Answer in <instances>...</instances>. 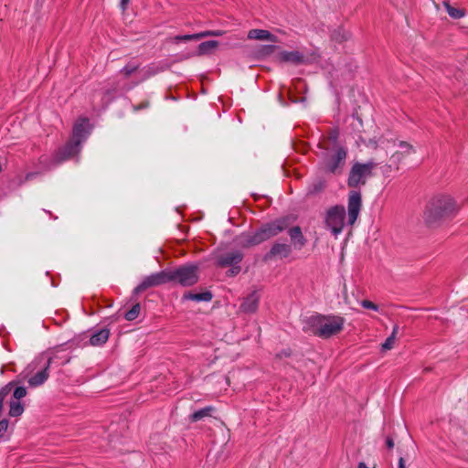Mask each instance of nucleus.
I'll list each match as a JSON object with an SVG mask.
<instances>
[{"label": "nucleus", "mask_w": 468, "mask_h": 468, "mask_svg": "<svg viewBox=\"0 0 468 468\" xmlns=\"http://www.w3.org/2000/svg\"><path fill=\"white\" fill-rule=\"evenodd\" d=\"M199 281V267L195 263H186L175 269H165L159 272L146 276L133 292L139 294L150 287H156L172 282L182 287H191Z\"/></svg>", "instance_id": "obj_1"}, {"label": "nucleus", "mask_w": 468, "mask_h": 468, "mask_svg": "<svg viewBox=\"0 0 468 468\" xmlns=\"http://www.w3.org/2000/svg\"><path fill=\"white\" fill-rule=\"evenodd\" d=\"M291 216H283L262 224L254 232H242L235 238V242L243 249L258 246L286 230L293 222Z\"/></svg>", "instance_id": "obj_2"}, {"label": "nucleus", "mask_w": 468, "mask_h": 468, "mask_svg": "<svg viewBox=\"0 0 468 468\" xmlns=\"http://www.w3.org/2000/svg\"><path fill=\"white\" fill-rule=\"evenodd\" d=\"M458 210L459 207L451 196L440 194L433 197L427 204L424 221L430 228L438 227L442 222L455 217Z\"/></svg>", "instance_id": "obj_3"}, {"label": "nucleus", "mask_w": 468, "mask_h": 468, "mask_svg": "<svg viewBox=\"0 0 468 468\" xmlns=\"http://www.w3.org/2000/svg\"><path fill=\"white\" fill-rule=\"evenodd\" d=\"M304 332H310L314 335L323 339H328L339 334L345 324V318L338 315H324L316 314L304 320Z\"/></svg>", "instance_id": "obj_4"}, {"label": "nucleus", "mask_w": 468, "mask_h": 468, "mask_svg": "<svg viewBox=\"0 0 468 468\" xmlns=\"http://www.w3.org/2000/svg\"><path fill=\"white\" fill-rule=\"evenodd\" d=\"M89 120L87 118L79 119L73 126L71 139L55 154V163L59 164L78 154L81 148V144L87 139L90 131L88 129Z\"/></svg>", "instance_id": "obj_5"}, {"label": "nucleus", "mask_w": 468, "mask_h": 468, "mask_svg": "<svg viewBox=\"0 0 468 468\" xmlns=\"http://www.w3.org/2000/svg\"><path fill=\"white\" fill-rule=\"evenodd\" d=\"M318 149L316 154L320 159L321 169L328 174H341L347 156L346 148L345 146L318 145Z\"/></svg>", "instance_id": "obj_6"}, {"label": "nucleus", "mask_w": 468, "mask_h": 468, "mask_svg": "<svg viewBox=\"0 0 468 468\" xmlns=\"http://www.w3.org/2000/svg\"><path fill=\"white\" fill-rule=\"evenodd\" d=\"M346 217V209L342 205L331 207L325 214L324 223L331 229L335 236L342 232L344 229V220Z\"/></svg>", "instance_id": "obj_7"}, {"label": "nucleus", "mask_w": 468, "mask_h": 468, "mask_svg": "<svg viewBox=\"0 0 468 468\" xmlns=\"http://www.w3.org/2000/svg\"><path fill=\"white\" fill-rule=\"evenodd\" d=\"M362 207L361 193L358 190H351L348 194V224L354 225Z\"/></svg>", "instance_id": "obj_8"}, {"label": "nucleus", "mask_w": 468, "mask_h": 468, "mask_svg": "<svg viewBox=\"0 0 468 468\" xmlns=\"http://www.w3.org/2000/svg\"><path fill=\"white\" fill-rule=\"evenodd\" d=\"M292 250V246L287 243H281L275 241L270 250L262 256L264 262L271 261L277 258L284 259L291 255Z\"/></svg>", "instance_id": "obj_9"}, {"label": "nucleus", "mask_w": 468, "mask_h": 468, "mask_svg": "<svg viewBox=\"0 0 468 468\" xmlns=\"http://www.w3.org/2000/svg\"><path fill=\"white\" fill-rule=\"evenodd\" d=\"M58 359V355H54L52 356L48 357V359L44 365V367L41 370H39L38 372H37L35 375H33L28 379V381H27L28 385L31 388H37V387L44 384L49 377V373H48L49 367L52 364L56 363Z\"/></svg>", "instance_id": "obj_10"}, {"label": "nucleus", "mask_w": 468, "mask_h": 468, "mask_svg": "<svg viewBox=\"0 0 468 468\" xmlns=\"http://www.w3.org/2000/svg\"><path fill=\"white\" fill-rule=\"evenodd\" d=\"M244 258L240 250L229 251L218 256L216 264L218 267L226 268L239 264Z\"/></svg>", "instance_id": "obj_11"}, {"label": "nucleus", "mask_w": 468, "mask_h": 468, "mask_svg": "<svg viewBox=\"0 0 468 468\" xmlns=\"http://www.w3.org/2000/svg\"><path fill=\"white\" fill-rule=\"evenodd\" d=\"M288 235L290 237L292 250H301L307 244V239L303 234L300 226H292L287 229Z\"/></svg>", "instance_id": "obj_12"}, {"label": "nucleus", "mask_w": 468, "mask_h": 468, "mask_svg": "<svg viewBox=\"0 0 468 468\" xmlns=\"http://www.w3.org/2000/svg\"><path fill=\"white\" fill-rule=\"evenodd\" d=\"M380 163L369 160L367 163L356 162L350 171L349 176H369L376 172Z\"/></svg>", "instance_id": "obj_13"}, {"label": "nucleus", "mask_w": 468, "mask_h": 468, "mask_svg": "<svg viewBox=\"0 0 468 468\" xmlns=\"http://www.w3.org/2000/svg\"><path fill=\"white\" fill-rule=\"evenodd\" d=\"M399 147L402 149L401 153H396L395 154H393V156L390 159V164L380 166L379 167L380 173H382V174L393 173L394 172L393 165H396V160L399 159V155H402L404 154H410L411 152H413L412 145H410L407 142L401 141L399 143Z\"/></svg>", "instance_id": "obj_14"}, {"label": "nucleus", "mask_w": 468, "mask_h": 468, "mask_svg": "<svg viewBox=\"0 0 468 468\" xmlns=\"http://www.w3.org/2000/svg\"><path fill=\"white\" fill-rule=\"evenodd\" d=\"M259 302L260 295L256 291H253L244 298L242 303L239 306V309L241 312L246 314L255 313L259 307Z\"/></svg>", "instance_id": "obj_15"}, {"label": "nucleus", "mask_w": 468, "mask_h": 468, "mask_svg": "<svg viewBox=\"0 0 468 468\" xmlns=\"http://www.w3.org/2000/svg\"><path fill=\"white\" fill-rule=\"evenodd\" d=\"M249 39H256V40H266L271 42H277L278 37L271 34L270 31L265 29H250L248 32Z\"/></svg>", "instance_id": "obj_16"}, {"label": "nucleus", "mask_w": 468, "mask_h": 468, "mask_svg": "<svg viewBox=\"0 0 468 468\" xmlns=\"http://www.w3.org/2000/svg\"><path fill=\"white\" fill-rule=\"evenodd\" d=\"M212 298L213 294L210 291H205L198 293L186 292L182 296V301L191 300L195 302H210Z\"/></svg>", "instance_id": "obj_17"}, {"label": "nucleus", "mask_w": 468, "mask_h": 468, "mask_svg": "<svg viewBox=\"0 0 468 468\" xmlns=\"http://www.w3.org/2000/svg\"><path fill=\"white\" fill-rule=\"evenodd\" d=\"M281 59L284 62H290L295 65L304 63V57L299 51H283L281 53Z\"/></svg>", "instance_id": "obj_18"}, {"label": "nucleus", "mask_w": 468, "mask_h": 468, "mask_svg": "<svg viewBox=\"0 0 468 468\" xmlns=\"http://www.w3.org/2000/svg\"><path fill=\"white\" fill-rule=\"evenodd\" d=\"M110 336V331L107 328H102L98 332L91 335L90 343L91 346H101L107 342Z\"/></svg>", "instance_id": "obj_19"}, {"label": "nucleus", "mask_w": 468, "mask_h": 468, "mask_svg": "<svg viewBox=\"0 0 468 468\" xmlns=\"http://www.w3.org/2000/svg\"><path fill=\"white\" fill-rule=\"evenodd\" d=\"M215 411V408L213 406H207L203 409H200L195 412H193L189 416V420L191 422H197L204 419L205 417L211 416V413Z\"/></svg>", "instance_id": "obj_20"}, {"label": "nucleus", "mask_w": 468, "mask_h": 468, "mask_svg": "<svg viewBox=\"0 0 468 468\" xmlns=\"http://www.w3.org/2000/svg\"><path fill=\"white\" fill-rule=\"evenodd\" d=\"M219 45V42L217 40H208L202 42L198 45L197 48V55L202 56L206 54H209L212 50L216 49Z\"/></svg>", "instance_id": "obj_21"}, {"label": "nucleus", "mask_w": 468, "mask_h": 468, "mask_svg": "<svg viewBox=\"0 0 468 468\" xmlns=\"http://www.w3.org/2000/svg\"><path fill=\"white\" fill-rule=\"evenodd\" d=\"M339 132L337 129H333L329 132L326 139L319 143L318 145H330L331 147L342 146L338 144Z\"/></svg>", "instance_id": "obj_22"}, {"label": "nucleus", "mask_w": 468, "mask_h": 468, "mask_svg": "<svg viewBox=\"0 0 468 468\" xmlns=\"http://www.w3.org/2000/svg\"><path fill=\"white\" fill-rule=\"evenodd\" d=\"M443 5L448 13V15L454 19H459L465 16V10L455 8L450 5L448 1L443 2Z\"/></svg>", "instance_id": "obj_23"}, {"label": "nucleus", "mask_w": 468, "mask_h": 468, "mask_svg": "<svg viewBox=\"0 0 468 468\" xmlns=\"http://www.w3.org/2000/svg\"><path fill=\"white\" fill-rule=\"evenodd\" d=\"M24 412V406L20 401L11 400L9 403V416L18 417Z\"/></svg>", "instance_id": "obj_24"}, {"label": "nucleus", "mask_w": 468, "mask_h": 468, "mask_svg": "<svg viewBox=\"0 0 468 468\" xmlns=\"http://www.w3.org/2000/svg\"><path fill=\"white\" fill-rule=\"evenodd\" d=\"M349 37H350V33L342 27H338L337 29L334 30V32L332 33V39L338 43H342V42L347 40Z\"/></svg>", "instance_id": "obj_25"}, {"label": "nucleus", "mask_w": 468, "mask_h": 468, "mask_svg": "<svg viewBox=\"0 0 468 468\" xmlns=\"http://www.w3.org/2000/svg\"><path fill=\"white\" fill-rule=\"evenodd\" d=\"M140 311H141V305L139 303H137L133 304V307L125 313L124 318L127 321H133L138 317Z\"/></svg>", "instance_id": "obj_26"}, {"label": "nucleus", "mask_w": 468, "mask_h": 468, "mask_svg": "<svg viewBox=\"0 0 468 468\" xmlns=\"http://www.w3.org/2000/svg\"><path fill=\"white\" fill-rule=\"evenodd\" d=\"M140 68V64H136L133 62H129L127 65H125L122 69L121 73L124 75V77L127 79L132 74H133L136 70H138Z\"/></svg>", "instance_id": "obj_27"}, {"label": "nucleus", "mask_w": 468, "mask_h": 468, "mask_svg": "<svg viewBox=\"0 0 468 468\" xmlns=\"http://www.w3.org/2000/svg\"><path fill=\"white\" fill-rule=\"evenodd\" d=\"M163 70L164 69L162 67H158L153 64L149 65L144 69V80H146Z\"/></svg>", "instance_id": "obj_28"}, {"label": "nucleus", "mask_w": 468, "mask_h": 468, "mask_svg": "<svg viewBox=\"0 0 468 468\" xmlns=\"http://www.w3.org/2000/svg\"><path fill=\"white\" fill-rule=\"evenodd\" d=\"M367 177H348L347 185L349 187H357L358 186H364L367 183Z\"/></svg>", "instance_id": "obj_29"}, {"label": "nucleus", "mask_w": 468, "mask_h": 468, "mask_svg": "<svg viewBox=\"0 0 468 468\" xmlns=\"http://www.w3.org/2000/svg\"><path fill=\"white\" fill-rule=\"evenodd\" d=\"M175 41H189V40H199L201 39L200 33L191 35H178L175 37Z\"/></svg>", "instance_id": "obj_30"}, {"label": "nucleus", "mask_w": 468, "mask_h": 468, "mask_svg": "<svg viewBox=\"0 0 468 468\" xmlns=\"http://www.w3.org/2000/svg\"><path fill=\"white\" fill-rule=\"evenodd\" d=\"M27 393V388L25 387H16L13 392V400L19 401V399L26 397Z\"/></svg>", "instance_id": "obj_31"}, {"label": "nucleus", "mask_w": 468, "mask_h": 468, "mask_svg": "<svg viewBox=\"0 0 468 468\" xmlns=\"http://www.w3.org/2000/svg\"><path fill=\"white\" fill-rule=\"evenodd\" d=\"M224 35V31L222 30H206L200 32L201 38L207 37H221Z\"/></svg>", "instance_id": "obj_32"}, {"label": "nucleus", "mask_w": 468, "mask_h": 468, "mask_svg": "<svg viewBox=\"0 0 468 468\" xmlns=\"http://www.w3.org/2000/svg\"><path fill=\"white\" fill-rule=\"evenodd\" d=\"M150 105H151L150 101L148 99H146L138 104L133 105V111L136 112L141 110H145V109H148L150 107Z\"/></svg>", "instance_id": "obj_33"}, {"label": "nucleus", "mask_w": 468, "mask_h": 468, "mask_svg": "<svg viewBox=\"0 0 468 468\" xmlns=\"http://www.w3.org/2000/svg\"><path fill=\"white\" fill-rule=\"evenodd\" d=\"M395 342L394 335H389L386 341L382 344L383 350H390L393 347Z\"/></svg>", "instance_id": "obj_34"}, {"label": "nucleus", "mask_w": 468, "mask_h": 468, "mask_svg": "<svg viewBox=\"0 0 468 468\" xmlns=\"http://www.w3.org/2000/svg\"><path fill=\"white\" fill-rule=\"evenodd\" d=\"M361 305L366 309H370L373 311H378V305L374 303L373 302L369 300H363L361 302Z\"/></svg>", "instance_id": "obj_35"}, {"label": "nucleus", "mask_w": 468, "mask_h": 468, "mask_svg": "<svg viewBox=\"0 0 468 468\" xmlns=\"http://www.w3.org/2000/svg\"><path fill=\"white\" fill-rule=\"evenodd\" d=\"M230 267L231 268L229 271H227V276L228 277H235L241 271V267L239 266V264L234 265V266H230Z\"/></svg>", "instance_id": "obj_36"}, {"label": "nucleus", "mask_w": 468, "mask_h": 468, "mask_svg": "<svg viewBox=\"0 0 468 468\" xmlns=\"http://www.w3.org/2000/svg\"><path fill=\"white\" fill-rule=\"evenodd\" d=\"M275 48H276V47L273 45L262 46L261 49V54L265 55V56L271 55L275 50Z\"/></svg>", "instance_id": "obj_37"}, {"label": "nucleus", "mask_w": 468, "mask_h": 468, "mask_svg": "<svg viewBox=\"0 0 468 468\" xmlns=\"http://www.w3.org/2000/svg\"><path fill=\"white\" fill-rule=\"evenodd\" d=\"M292 355V350L290 348L283 349L281 352L276 354V358L282 359L283 357H289Z\"/></svg>", "instance_id": "obj_38"}, {"label": "nucleus", "mask_w": 468, "mask_h": 468, "mask_svg": "<svg viewBox=\"0 0 468 468\" xmlns=\"http://www.w3.org/2000/svg\"><path fill=\"white\" fill-rule=\"evenodd\" d=\"M386 446H387L388 449H393V447H394V440H393L392 437L388 436L386 438Z\"/></svg>", "instance_id": "obj_39"}, {"label": "nucleus", "mask_w": 468, "mask_h": 468, "mask_svg": "<svg viewBox=\"0 0 468 468\" xmlns=\"http://www.w3.org/2000/svg\"><path fill=\"white\" fill-rule=\"evenodd\" d=\"M130 0H121L120 6L124 11L129 4Z\"/></svg>", "instance_id": "obj_40"}, {"label": "nucleus", "mask_w": 468, "mask_h": 468, "mask_svg": "<svg viewBox=\"0 0 468 468\" xmlns=\"http://www.w3.org/2000/svg\"><path fill=\"white\" fill-rule=\"evenodd\" d=\"M399 468H406L405 466V462H404V458L403 457H400L399 459Z\"/></svg>", "instance_id": "obj_41"}, {"label": "nucleus", "mask_w": 468, "mask_h": 468, "mask_svg": "<svg viewBox=\"0 0 468 468\" xmlns=\"http://www.w3.org/2000/svg\"><path fill=\"white\" fill-rule=\"evenodd\" d=\"M323 188V185L319 184L318 186H314V189L311 191V193L319 192Z\"/></svg>", "instance_id": "obj_42"}, {"label": "nucleus", "mask_w": 468, "mask_h": 468, "mask_svg": "<svg viewBox=\"0 0 468 468\" xmlns=\"http://www.w3.org/2000/svg\"><path fill=\"white\" fill-rule=\"evenodd\" d=\"M116 91V88L105 90V96H112Z\"/></svg>", "instance_id": "obj_43"}, {"label": "nucleus", "mask_w": 468, "mask_h": 468, "mask_svg": "<svg viewBox=\"0 0 468 468\" xmlns=\"http://www.w3.org/2000/svg\"><path fill=\"white\" fill-rule=\"evenodd\" d=\"M398 331H399V325L396 324V325H394L390 335H394V337L396 338V335H397Z\"/></svg>", "instance_id": "obj_44"}, {"label": "nucleus", "mask_w": 468, "mask_h": 468, "mask_svg": "<svg viewBox=\"0 0 468 468\" xmlns=\"http://www.w3.org/2000/svg\"><path fill=\"white\" fill-rule=\"evenodd\" d=\"M358 468H368V467L367 466V464H366L365 463L360 462V463H358Z\"/></svg>", "instance_id": "obj_45"}, {"label": "nucleus", "mask_w": 468, "mask_h": 468, "mask_svg": "<svg viewBox=\"0 0 468 468\" xmlns=\"http://www.w3.org/2000/svg\"><path fill=\"white\" fill-rule=\"evenodd\" d=\"M68 362H69V357L66 358L64 361H62L60 364L61 365H65L67 364Z\"/></svg>", "instance_id": "obj_46"}, {"label": "nucleus", "mask_w": 468, "mask_h": 468, "mask_svg": "<svg viewBox=\"0 0 468 468\" xmlns=\"http://www.w3.org/2000/svg\"><path fill=\"white\" fill-rule=\"evenodd\" d=\"M369 144H372V145H374V147H376V146H377V143H376V142H373V143H372V141H369Z\"/></svg>", "instance_id": "obj_47"}, {"label": "nucleus", "mask_w": 468, "mask_h": 468, "mask_svg": "<svg viewBox=\"0 0 468 468\" xmlns=\"http://www.w3.org/2000/svg\"><path fill=\"white\" fill-rule=\"evenodd\" d=\"M369 144H372V145H374V147H376V146H377V143H376V142H373V143H372V141H369Z\"/></svg>", "instance_id": "obj_48"}, {"label": "nucleus", "mask_w": 468, "mask_h": 468, "mask_svg": "<svg viewBox=\"0 0 468 468\" xmlns=\"http://www.w3.org/2000/svg\"><path fill=\"white\" fill-rule=\"evenodd\" d=\"M110 101H112V98H109V101H106V104H109Z\"/></svg>", "instance_id": "obj_49"}, {"label": "nucleus", "mask_w": 468, "mask_h": 468, "mask_svg": "<svg viewBox=\"0 0 468 468\" xmlns=\"http://www.w3.org/2000/svg\"><path fill=\"white\" fill-rule=\"evenodd\" d=\"M110 101H112V98H109V101H106V104H109Z\"/></svg>", "instance_id": "obj_50"}, {"label": "nucleus", "mask_w": 468, "mask_h": 468, "mask_svg": "<svg viewBox=\"0 0 468 468\" xmlns=\"http://www.w3.org/2000/svg\"><path fill=\"white\" fill-rule=\"evenodd\" d=\"M110 101H112V98H109V101H106V104H109Z\"/></svg>", "instance_id": "obj_51"}]
</instances>
